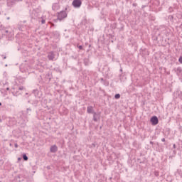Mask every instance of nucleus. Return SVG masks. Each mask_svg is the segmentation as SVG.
I'll return each instance as SVG.
<instances>
[{
	"instance_id": "f257e3e1",
	"label": "nucleus",
	"mask_w": 182,
	"mask_h": 182,
	"mask_svg": "<svg viewBox=\"0 0 182 182\" xmlns=\"http://www.w3.org/2000/svg\"><path fill=\"white\" fill-rule=\"evenodd\" d=\"M73 6L76 9L80 8L82 6V1L81 0H73L72 3Z\"/></svg>"
},
{
	"instance_id": "f03ea898",
	"label": "nucleus",
	"mask_w": 182,
	"mask_h": 182,
	"mask_svg": "<svg viewBox=\"0 0 182 182\" xmlns=\"http://www.w3.org/2000/svg\"><path fill=\"white\" fill-rule=\"evenodd\" d=\"M150 122L153 126H156L159 124V118L156 116H153L151 118Z\"/></svg>"
},
{
	"instance_id": "7ed1b4c3",
	"label": "nucleus",
	"mask_w": 182,
	"mask_h": 182,
	"mask_svg": "<svg viewBox=\"0 0 182 182\" xmlns=\"http://www.w3.org/2000/svg\"><path fill=\"white\" fill-rule=\"evenodd\" d=\"M66 16H68V14H66V12L65 11H61L58 14V19L59 21H62V19L66 18Z\"/></svg>"
},
{
	"instance_id": "20e7f679",
	"label": "nucleus",
	"mask_w": 182,
	"mask_h": 182,
	"mask_svg": "<svg viewBox=\"0 0 182 182\" xmlns=\"http://www.w3.org/2000/svg\"><path fill=\"white\" fill-rule=\"evenodd\" d=\"M92 114L94 122H97L100 119V112H94Z\"/></svg>"
},
{
	"instance_id": "39448f33",
	"label": "nucleus",
	"mask_w": 182,
	"mask_h": 182,
	"mask_svg": "<svg viewBox=\"0 0 182 182\" xmlns=\"http://www.w3.org/2000/svg\"><path fill=\"white\" fill-rule=\"evenodd\" d=\"M87 113H89V114H94V112H95V110L93 109V107H92V106H89V107H87Z\"/></svg>"
},
{
	"instance_id": "423d86ee",
	"label": "nucleus",
	"mask_w": 182,
	"mask_h": 182,
	"mask_svg": "<svg viewBox=\"0 0 182 182\" xmlns=\"http://www.w3.org/2000/svg\"><path fill=\"white\" fill-rule=\"evenodd\" d=\"M50 150L51 153H56V151H58V146H56V145H53L50 147Z\"/></svg>"
},
{
	"instance_id": "0eeeda50",
	"label": "nucleus",
	"mask_w": 182,
	"mask_h": 182,
	"mask_svg": "<svg viewBox=\"0 0 182 182\" xmlns=\"http://www.w3.org/2000/svg\"><path fill=\"white\" fill-rule=\"evenodd\" d=\"M48 56L50 60H53V59H55V54H53V53H50Z\"/></svg>"
},
{
	"instance_id": "6e6552de",
	"label": "nucleus",
	"mask_w": 182,
	"mask_h": 182,
	"mask_svg": "<svg viewBox=\"0 0 182 182\" xmlns=\"http://www.w3.org/2000/svg\"><path fill=\"white\" fill-rule=\"evenodd\" d=\"M182 73V69H181V67H178L177 69H176V75L178 76H180V75H181Z\"/></svg>"
},
{
	"instance_id": "1a4fd4ad",
	"label": "nucleus",
	"mask_w": 182,
	"mask_h": 182,
	"mask_svg": "<svg viewBox=\"0 0 182 182\" xmlns=\"http://www.w3.org/2000/svg\"><path fill=\"white\" fill-rule=\"evenodd\" d=\"M176 96L179 97V99H182V92L180 90L176 91Z\"/></svg>"
},
{
	"instance_id": "9d476101",
	"label": "nucleus",
	"mask_w": 182,
	"mask_h": 182,
	"mask_svg": "<svg viewBox=\"0 0 182 182\" xmlns=\"http://www.w3.org/2000/svg\"><path fill=\"white\" fill-rule=\"evenodd\" d=\"M84 63H85V66H87V65H89V60L87 58H85Z\"/></svg>"
},
{
	"instance_id": "9b49d317",
	"label": "nucleus",
	"mask_w": 182,
	"mask_h": 182,
	"mask_svg": "<svg viewBox=\"0 0 182 182\" xmlns=\"http://www.w3.org/2000/svg\"><path fill=\"white\" fill-rule=\"evenodd\" d=\"M23 160H25V161H28V156H26V154H24L23 156Z\"/></svg>"
},
{
	"instance_id": "f8f14e48",
	"label": "nucleus",
	"mask_w": 182,
	"mask_h": 182,
	"mask_svg": "<svg viewBox=\"0 0 182 182\" xmlns=\"http://www.w3.org/2000/svg\"><path fill=\"white\" fill-rule=\"evenodd\" d=\"M115 99H120V94H116L114 95Z\"/></svg>"
},
{
	"instance_id": "ddd939ff",
	"label": "nucleus",
	"mask_w": 182,
	"mask_h": 182,
	"mask_svg": "<svg viewBox=\"0 0 182 182\" xmlns=\"http://www.w3.org/2000/svg\"><path fill=\"white\" fill-rule=\"evenodd\" d=\"M77 48H78V49H80V50H82V49H83L82 46H78Z\"/></svg>"
},
{
	"instance_id": "4468645a",
	"label": "nucleus",
	"mask_w": 182,
	"mask_h": 182,
	"mask_svg": "<svg viewBox=\"0 0 182 182\" xmlns=\"http://www.w3.org/2000/svg\"><path fill=\"white\" fill-rule=\"evenodd\" d=\"M178 62L182 64V56L179 58Z\"/></svg>"
},
{
	"instance_id": "2eb2a0df",
	"label": "nucleus",
	"mask_w": 182,
	"mask_h": 182,
	"mask_svg": "<svg viewBox=\"0 0 182 182\" xmlns=\"http://www.w3.org/2000/svg\"><path fill=\"white\" fill-rule=\"evenodd\" d=\"M91 147H96V144H92Z\"/></svg>"
},
{
	"instance_id": "dca6fc26",
	"label": "nucleus",
	"mask_w": 182,
	"mask_h": 182,
	"mask_svg": "<svg viewBox=\"0 0 182 182\" xmlns=\"http://www.w3.org/2000/svg\"><path fill=\"white\" fill-rule=\"evenodd\" d=\"M45 19H43L42 21H41V23L43 24V23H45Z\"/></svg>"
},
{
	"instance_id": "f3484780",
	"label": "nucleus",
	"mask_w": 182,
	"mask_h": 182,
	"mask_svg": "<svg viewBox=\"0 0 182 182\" xmlns=\"http://www.w3.org/2000/svg\"><path fill=\"white\" fill-rule=\"evenodd\" d=\"M161 141H166V139L162 138V139H161Z\"/></svg>"
},
{
	"instance_id": "a211bd4d",
	"label": "nucleus",
	"mask_w": 182,
	"mask_h": 182,
	"mask_svg": "<svg viewBox=\"0 0 182 182\" xmlns=\"http://www.w3.org/2000/svg\"><path fill=\"white\" fill-rule=\"evenodd\" d=\"M173 149H176V144H174L173 145Z\"/></svg>"
},
{
	"instance_id": "6ab92c4d",
	"label": "nucleus",
	"mask_w": 182,
	"mask_h": 182,
	"mask_svg": "<svg viewBox=\"0 0 182 182\" xmlns=\"http://www.w3.org/2000/svg\"><path fill=\"white\" fill-rule=\"evenodd\" d=\"M14 146H15L16 148H17L18 147V144H15Z\"/></svg>"
},
{
	"instance_id": "aec40b11",
	"label": "nucleus",
	"mask_w": 182,
	"mask_h": 182,
	"mask_svg": "<svg viewBox=\"0 0 182 182\" xmlns=\"http://www.w3.org/2000/svg\"><path fill=\"white\" fill-rule=\"evenodd\" d=\"M18 161L22 160V158H18Z\"/></svg>"
},
{
	"instance_id": "412c9836",
	"label": "nucleus",
	"mask_w": 182,
	"mask_h": 182,
	"mask_svg": "<svg viewBox=\"0 0 182 182\" xmlns=\"http://www.w3.org/2000/svg\"><path fill=\"white\" fill-rule=\"evenodd\" d=\"M0 106H2V103L0 102Z\"/></svg>"
},
{
	"instance_id": "4be33fe9",
	"label": "nucleus",
	"mask_w": 182,
	"mask_h": 182,
	"mask_svg": "<svg viewBox=\"0 0 182 182\" xmlns=\"http://www.w3.org/2000/svg\"><path fill=\"white\" fill-rule=\"evenodd\" d=\"M150 143H151V144H153V141H151Z\"/></svg>"
},
{
	"instance_id": "5701e85b",
	"label": "nucleus",
	"mask_w": 182,
	"mask_h": 182,
	"mask_svg": "<svg viewBox=\"0 0 182 182\" xmlns=\"http://www.w3.org/2000/svg\"><path fill=\"white\" fill-rule=\"evenodd\" d=\"M120 71L122 72V70L121 69V70H120Z\"/></svg>"
},
{
	"instance_id": "b1692460",
	"label": "nucleus",
	"mask_w": 182,
	"mask_h": 182,
	"mask_svg": "<svg viewBox=\"0 0 182 182\" xmlns=\"http://www.w3.org/2000/svg\"><path fill=\"white\" fill-rule=\"evenodd\" d=\"M101 80H103V78H102Z\"/></svg>"
}]
</instances>
